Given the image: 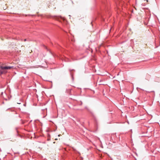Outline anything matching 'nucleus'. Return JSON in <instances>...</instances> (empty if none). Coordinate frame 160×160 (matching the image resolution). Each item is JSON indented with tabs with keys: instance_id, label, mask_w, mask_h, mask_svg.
I'll use <instances>...</instances> for the list:
<instances>
[{
	"instance_id": "obj_2",
	"label": "nucleus",
	"mask_w": 160,
	"mask_h": 160,
	"mask_svg": "<svg viewBox=\"0 0 160 160\" xmlns=\"http://www.w3.org/2000/svg\"><path fill=\"white\" fill-rule=\"evenodd\" d=\"M67 92H68L69 94H70V92H71V89H68V90H67Z\"/></svg>"
},
{
	"instance_id": "obj_7",
	"label": "nucleus",
	"mask_w": 160,
	"mask_h": 160,
	"mask_svg": "<svg viewBox=\"0 0 160 160\" xmlns=\"http://www.w3.org/2000/svg\"><path fill=\"white\" fill-rule=\"evenodd\" d=\"M58 139L57 138L55 139V140H57Z\"/></svg>"
},
{
	"instance_id": "obj_3",
	"label": "nucleus",
	"mask_w": 160,
	"mask_h": 160,
	"mask_svg": "<svg viewBox=\"0 0 160 160\" xmlns=\"http://www.w3.org/2000/svg\"><path fill=\"white\" fill-rule=\"evenodd\" d=\"M85 108L86 109H87L88 111H89V108H88L87 107H85Z\"/></svg>"
},
{
	"instance_id": "obj_5",
	"label": "nucleus",
	"mask_w": 160,
	"mask_h": 160,
	"mask_svg": "<svg viewBox=\"0 0 160 160\" xmlns=\"http://www.w3.org/2000/svg\"><path fill=\"white\" fill-rule=\"evenodd\" d=\"M18 104H20V103H19V102H18V103H17Z\"/></svg>"
},
{
	"instance_id": "obj_8",
	"label": "nucleus",
	"mask_w": 160,
	"mask_h": 160,
	"mask_svg": "<svg viewBox=\"0 0 160 160\" xmlns=\"http://www.w3.org/2000/svg\"><path fill=\"white\" fill-rule=\"evenodd\" d=\"M82 104V102H81V105Z\"/></svg>"
},
{
	"instance_id": "obj_9",
	"label": "nucleus",
	"mask_w": 160,
	"mask_h": 160,
	"mask_svg": "<svg viewBox=\"0 0 160 160\" xmlns=\"http://www.w3.org/2000/svg\"><path fill=\"white\" fill-rule=\"evenodd\" d=\"M24 105L25 106V104H24Z\"/></svg>"
},
{
	"instance_id": "obj_6",
	"label": "nucleus",
	"mask_w": 160,
	"mask_h": 160,
	"mask_svg": "<svg viewBox=\"0 0 160 160\" xmlns=\"http://www.w3.org/2000/svg\"><path fill=\"white\" fill-rule=\"evenodd\" d=\"M60 134H59V135H58V136H60Z\"/></svg>"
},
{
	"instance_id": "obj_1",
	"label": "nucleus",
	"mask_w": 160,
	"mask_h": 160,
	"mask_svg": "<svg viewBox=\"0 0 160 160\" xmlns=\"http://www.w3.org/2000/svg\"><path fill=\"white\" fill-rule=\"evenodd\" d=\"M13 67L12 66H4L0 65V74H5L8 72V70L10 69Z\"/></svg>"
},
{
	"instance_id": "obj_4",
	"label": "nucleus",
	"mask_w": 160,
	"mask_h": 160,
	"mask_svg": "<svg viewBox=\"0 0 160 160\" xmlns=\"http://www.w3.org/2000/svg\"><path fill=\"white\" fill-rule=\"evenodd\" d=\"M26 40H26V39H25L24 40V41H26Z\"/></svg>"
}]
</instances>
